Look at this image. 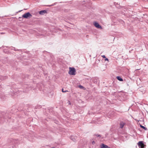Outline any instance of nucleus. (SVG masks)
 Segmentation results:
<instances>
[{"mask_svg":"<svg viewBox=\"0 0 148 148\" xmlns=\"http://www.w3.org/2000/svg\"><path fill=\"white\" fill-rule=\"evenodd\" d=\"M79 87H80V88H82L83 87V86H80Z\"/></svg>","mask_w":148,"mask_h":148,"instance_id":"20","label":"nucleus"},{"mask_svg":"<svg viewBox=\"0 0 148 148\" xmlns=\"http://www.w3.org/2000/svg\"><path fill=\"white\" fill-rule=\"evenodd\" d=\"M125 124V123L123 121H121L120 123V128H123Z\"/></svg>","mask_w":148,"mask_h":148,"instance_id":"6","label":"nucleus"},{"mask_svg":"<svg viewBox=\"0 0 148 148\" xmlns=\"http://www.w3.org/2000/svg\"><path fill=\"white\" fill-rule=\"evenodd\" d=\"M95 136H96L97 137H100L101 136V135L98 134H95Z\"/></svg>","mask_w":148,"mask_h":148,"instance_id":"12","label":"nucleus"},{"mask_svg":"<svg viewBox=\"0 0 148 148\" xmlns=\"http://www.w3.org/2000/svg\"><path fill=\"white\" fill-rule=\"evenodd\" d=\"M103 58H106V56L105 55H102L101 56Z\"/></svg>","mask_w":148,"mask_h":148,"instance_id":"17","label":"nucleus"},{"mask_svg":"<svg viewBox=\"0 0 148 148\" xmlns=\"http://www.w3.org/2000/svg\"><path fill=\"white\" fill-rule=\"evenodd\" d=\"M19 18H21V17H19Z\"/></svg>","mask_w":148,"mask_h":148,"instance_id":"23","label":"nucleus"},{"mask_svg":"<svg viewBox=\"0 0 148 148\" xmlns=\"http://www.w3.org/2000/svg\"><path fill=\"white\" fill-rule=\"evenodd\" d=\"M108 148H110V147H109Z\"/></svg>","mask_w":148,"mask_h":148,"instance_id":"24","label":"nucleus"},{"mask_svg":"<svg viewBox=\"0 0 148 148\" xmlns=\"http://www.w3.org/2000/svg\"><path fill=\"white\" fill-rule=\"evenodd\" d=\"M67 103H68L69 104V105H70L71 104V103H70V101H68Z\"/></svg>","mask_w":148,"mask_h":148,"instance_id":"15","label":"nucleus"},{"mask_svg":"<svg viewBox=\"0 0 148 148\" xmlns=\"http://www.w3.org/2000/svg\"><path fill=\"white\" fill-rule=\"evenodd\" d=\"M94 25L97 28L101 29H102V27L98 23L96 22H95L94 23Z\"/></svg>","mask_w":148,"mask_h":148,"instance_id":"4","label":"nucleus"},{"mask_svg":"<svg viewBox=\"0 0 148 148\" xmlns=\"http://www.w3.org/2000/svg\"><path fill=\"white\" fill-rule=\"evenodd\" d=\"M20 90H18L16 92L14 93V94L18 95H20Z\"/></svg>","mask_w":148,"mask_h":148,"instance_id":"10","label":"nucleus"},{"mask_svg":"<svg viewBox=\"0 0 148 148\" xmlns=\"http://www.w3.org/2000/svg\"><path fill=\"white\" fill-rule=\"evenodd\" d=\"M140 127L145 130H147V128L145 127H144V126H143L141 125H140Z\"/></svg>","mask_w":148,"mask_h":148,"instance_id":"11","label":"nucleus"},{"mask_svg":"<svg viewBox=\"0 0 148 148\" xmlns=\"http://www.w3.org/2000/svg\"><path fill=\"white\" fill-rule=\"evenodd\" d=\"M116 78L119 81H123V79L120 76H117Z\"/></svg>","mask_w":148,"mask_h":148,"instance_id":"9","label":"nucleus"},{"mask_svg":"<svg viewBox=\"0 0 148 148\" xmlns=\"http://www.w3.org/2000/svg\"><path fill=\"white\" fill-rule=\"evenodd\" d=\"M138 145L140 147H141V148H144L145 146L144 143L142 141H140L138 143Z\"/></svg>","mask_w":148,"mask_h":148,"instance_id":"3","label":"nucleus"},{"mask_svg":"<svg viewBox=\"0 0 148 148\" xmlns=\"http://www.w3.org/2000/svg\"><path fill=\"white\" fill-rule=\"evenodd\" d=\"M22 11V10H20V11H19V12H20L21 11Z\"/></svg>","mask_w":148,"mask_h":148,"instance_id":"21","label":"nucleus"},{"mask_svg":"<svg viewBox=\"0 0 148 148\" xmlns=\"http://www.w3.org/2000/svg\"><path fill=\"white\" fill-rule=\"evenodd\" d=\"M95 143V142L94 141H93L92 142V145H94Z\"/></svg>","mask_w":148,"mask_h":148,"instance_id":"16","label":"nucleus"},{"mask_svg":"<svg viewBox=\"0 0 148 148\" xmlns=\"http://www.w3.org/2000/svg\"><path fill=\"white\" fill-rule=\"evenodd\" d=\"M22 17L26 18H31L32 16V15L30 14V13L29 12H27V13H25L23 14L22 16Z\"/></svg>","mask_w":148,"mask_h":148,"instance_id":"2","label":"nucleus"},{"mask_svg":"<svg viewBox=\"0 0 148 148\" xmlns=\"http://www.w3.org/2000/svg\"><path fill=\"white\" fill-rule=\"evenodd\" d=\"M14 50H16V49H15V48H14Z\"/></svg>","mask_w":148,"mask_h":148,"instance_id":"22","label":"nucleus"},{"mask_svg":"<svg viewBox=\"0 0 148 148\" xmlns=\"http://www.w3.org/2000/svg\"><path fill=\"white\" fill-rule=\"evenodd\" d=\"M3 79H5L6 78V76H3Z\"/></svg>","mask_w":148,"mask_h":148,"instance_id":"14","label":"nucleus"},{"mask_svg":"<svg viewBox=\"0 0 148 148\" xmlns=\"http://www.w3.org/2000/svg\"><path fill=\"white\" fill-rule=\"evenodd\" d=\"M71 139L74 142H75L77 139V137L76 136H71L70 137Z\"/></svg>","mask_w":148,"mask_h":148,"instance_id":"5","label":"nucleus"},{"mask_svg":"<svg viewBox=\"0 0 148 148\" xmlns=\"http://www.w3.org/2000/svg\"><path fill=\"white\" fill-rule=\"evenodd\" d=\"M69 73L71 75H74L75 74L76 72L75 69L73 67H69Z\"/></svg>","mask_w":148,"mask_h":148,"instance_id":"1","label":"nucleus"},{"mask_svg":"<svg viewBox=\"0 0 148 148\" xmlns=\"http://www.w3.org/2000/svg\"><path fill=\"white\" fill-rule=\"evenodd\" d=\"M108 60V59L107 58H106V59H105V61Z\"/></svg>","mask_w":148,"mask_h":148,"instance_id":"18","label":"nucleus"},{"mask_svg":"<svg viewBox=\"0 0 148 148\" xmlns=\"http://www.w3.org/2000/svg\"><path fill=\"white\" fill-rule=\"evenodd\" d=\"M101 148H108L109 147H108L103 143L101 144V145L100 146Z\"/></svg>","mask_w":148,"mask_h":148,"instance_id":"7","label":"nucleus"},{"mask_svg":"<svg viewBox=\"0 0 148 148\" xmlns=\"http://www.w3.org/2000/svg\"><path fill=\"white\" fill-rule=\"evenodd\" d=\"M62 91L63 92H67L68 91L67 90H65V91H64L63 89H62Z\"/></svg>","mask_w":148,"mask_h":148,"instance_id":"13","label":"nucleus"},{"mask_svg":"<svg viewBox=\"0 0 148 148\" xmlns=\"http://www.w3.org/2000/svg\"><path fill=\"white\" fill-rule=\"evenodd\" d=\"M46 12V11L45 10H41L39 12V14H40L43 15L44 13Z\"/></svg>","mask_w":148,"mask_h":148,"instance_id":"8","label":"nucleus"},{"mask_svg":"<svg viewBox=\"0 0 148 148\" xmlns=\"http://www.w3.org/2000/svg\"><path fill=\"white\" fill-rule=\"evenodd\" d=\"M25 92H28V90H25Z\"/></svg>","mask_w":148,"mask_h":148,"instance_id":"19","label":"nucleus"}]
</instances>
